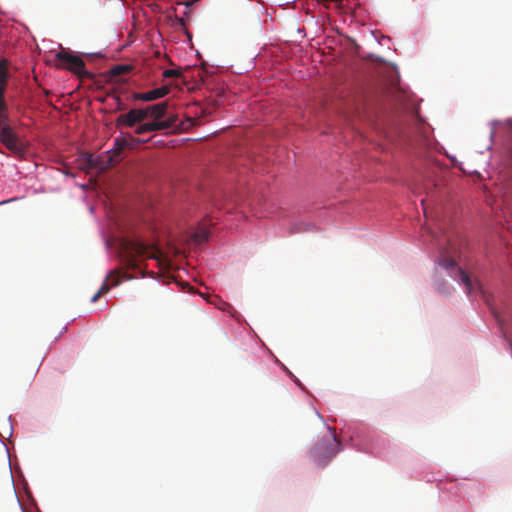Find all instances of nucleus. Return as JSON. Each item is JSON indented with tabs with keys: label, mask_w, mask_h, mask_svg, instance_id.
<instances>
[{
	"label": "nucleus",
	"mask_w": 512,
	"mask_h": 512,
	"mask_svg": "<svg viewBox=\"0 0 512 512\" xmlns=\"http://www.w3.org/2000/svg\"><path fill=\"white\" fill-rule=\"evenodd\" d=\"M437 245L439 246L440 254L439 265L448 270L449 275L453 279L461 281L464 284L468 294H471L473 291H475L479 284H474L469 275L461 267H459L455 260L452 258L451 250L453 247L451 245L448 247L442 244L440 240H437Z\"/></svg>",
	"instance_id": "f257e3e1"
},
{
	"label": "nucleus",
	"mask_w": 512,
	"mask_h": 512,
	"mask_svg": "<svg viewBox=\"0 0 512 512\" xmlns=\"http://www.w3.org/2000/svg\"><path fill=\"white\" fill-rule=\"evenodd\" d=\"M329 433L322 437L310 450V457L316 465L324 467L340 451L341 444L337 439L334 430L328 428Z\"/></svg>",
	"instance_id": "f03ea898"
},
{
	"label": "nucleus",
	"mask_w": 512,
	"mask_h": 512,
	"mask_svg": "<svg viewBox=\"0 0 512 512\" xmlns=\"http://www.w3.org/2000/svg\"><path fill=\"white\" fill-rule=\"evenodd\" d=\"M145 110H147V118L150 116V117L154 118L156 121L140 125L135 130L136 134L140 135V134H144V133H148V132H152V131H160V130L168 129L171 127L172 123L169 121H158V120L162 119L166 114V110H167L166 102H161V103H157L154 105H150V106L146 107Z\"/></svg>",
	"instance_id": "7ed1b4c3"
},
{
	"label": "nucleus",
	"mask_w": 512,
	"mask_h": 512,
	"mask_svg": "<svg viewBox=\"0 0 512 512\" xmlns=\"http://www.w3.org/2000/svg\"><path fill=\"white\" fill-rule=\"evenodd\" d=\"M128 257L127 265L130 268L137 266L138 258L156 259L160 254V250L155 245L145 244L141 241H132L127 244Z\"/></svg>",
	"instance_id": "20e7f679"
},
{
	"label": "nucleus",
	"mask_w": 512,
	"mask_h": 512,
	"mask_svg": "<svg viewBox=\"0 0 512 512\" xmlns=\"http://www.w3.org/2000/svg\"><path fill=\"white\" fill-rule=\"evenodd\" d=\"M9 77L8 61L3 59L0 61V129L5 124H10L9 109L5 100V91Z\"/></svg>",
	"instance_id": "39448f33"
},
{
	"label": "nucleus",
	"mask_w": 512,
	"mask_h": 512,
	"mask_svg": "<svg viewBox=\"0 0 512 512\" xmlns=\"http://www.w3.org/2000/svg\"><path fill=\"white\" fill-rule=\"evenodd\" d=\"M57 59L63 64H66V69L81 79H92L94 77L92 72L86 70L85 63L79 56L72 55L70 52L62 50L57 54Z\"/></svg>",
	"instance_id": "423d86ee"
},
{
	"label": "nucleus",
	"mask_w": 512,
	"mask_h": 512,
	"mask_svg": "<svg viewBox=\"0 0 512 512\" xmlns=\"http://www.w3.org/2000/svg\"><path fill=\"white\" fill-rule=\"evenodd\" d=\"M0 140L5 147L14 154L18 156L24 154L25 147L10 124H5L3 128L0 129Z\"/></svg>",
	"instance_id": "0eeeda50"
},
{
	"label": "nucleus",
	"mask_w": 512,
	"mask_h": 512,
	"mask_svg": "<svg viewBox=\"0 0 512 512\" xmlns=\"http://www.w3.org/2000/svg\"><path fill=\"white\" fill-rule=\"evenodd\" d=\"M147 119V110L131 109L128 113L120 114L116 119L117 127H133L135 124Z\"/></svg>",
	"instance_id": "6e6552de"
},
{
	"label": "nucleus",
	"mask_w": 512,
	"mask_h": 512,
	"mask_svg": "<svg viewBox=\"0 0 512 512\" xmlns=\"http://www.w3.org/2000/svg\"><path fill=\"white\" fill-rule=\"evenodd\" d=\"M170 92V86L169 85H163L159 88H155L153 90H150L148 92L143 93H134L133 98L135 100H141V101H154L156 99L162 98L169 94Z\"/></svg>",
	"instance_id": "1a4fd4ad"
},
{
	"label": "nucleus",
	"mask_w": 512,
	"mask_h": 512,
	"mask_svg": "<svg viewBox=\"0 0 512 512\" xmlns=\"http://www.w3.org/2000/svg\"><path fill=\"white\" fill-rule=\"evenodd\" d=\"M108 280H112V286H117L120 284L119 274L116 270H113L106 277L105 282L102 284L97 293L91 298V302H96L102 295L107 293L110 290V285L107 283Z\"/></svg>",
	"instance_id": "9d476101"
},
{
	"label": "nucleus",
	"mask_w": 512,
	"mask_h": 512,
	"mask_svg": "<svg viewBox=\"0 0 512 512\" xmlns=\"http://www.w3.org/2000/svg\"><path fill=\"white\" fill-rule=\"evenodd\" d=\"M132 68L133 67L128 64H118V65L113 66L109 70L108 74L111 78H116L118 76L129 73L132 70Z\"/></svg>",
	"instance_id": "9b49d317"
},
{
	"label": "nucleus",
	"mask_w": 512,
	"mask_h": 512,
	"mask_svg": "<svg viewBox=\"0 0 512 512\" xmlns=\"http://www.w3.org/2000/svg\"><path fill=\"white\" fill-rule=\"evenodd\" d=\"M123 138L125 140L124 145H126V148H129V149H135L138 146H140L141 144L146 143L148 141L145 139H140V138L134 137L131 134H125L123 136Z\"/></svg>",
	"instance_id": "f8f14e48"
},
{
	"label": "nucleus",
	"mask_w": 512,
	"mask_h": 512,
	"mask_svg": "<svg viewBox=\"0 0 512 512\" xmlns=\"http://www.w3.org/2000/svg\"><path fill=\"white\" fill-rule=\"evenodd\" d=\"M208 237H209V232L204 228H201L192 234V240L196 244L204 243L205 241L208 240Z\"/></svg>",
	"instance_id": "ddd939ff"
},
{
	"label": "nucleus",
	"mask_w": 512,
	"mask_h": 512,
	"mask_svg": "<svg viewBox=\"0 0 512 512\" xmlns=\"http://www.w3.org/2000/svg\"><path fill=\"white\" fill-rule=\"evenodd\" d=\"M125 140L122 137H118L114 141V156H119L124 149H126V145H124Z\"/></svg>",
	"instance_id": "4468645a"
},
{
	"label": "nucleus",
	"mask_w": 512,
	"mask_h": 512,
	"mask_svg": "<svg viewBox=\"0 0 512 512\" xmlns=\"http://www.w3.org/2000/svg\"><path fill=\"white\" fill-rule=\"evenodd\" d=\"M164 78H178L182 75L181 70L179 69H167L163 71Z\"/></svg>",
	"instance_id": "2eb2a0df"
},
{
	"label": "nucleus",
	"mask_w": 512,
	"mask_h": 512,
	"mask_svg": "<svg viewBox=\"0 0 512 512\" xmlns=\"http://www.w3.org/2000/svg\"><path fill=\"white\" fill-rule=\"evenodd\" d=\"M87 163H88V166L90 168H100V169H104V167H100L98 165V162H97V159H95L92 155H89L88 158H87Z\"/></svg>",
	"instance_id": "dca6fc26"
},
{
	"label": "nucleus",
	"mask_w": 512,
	"mask_h": 512,
	"mask_svg": "<svg viewBox=\"0 0 512 512\" xmlns=\"http://www.w3.org/2000/svg\"><path fill=\"white\" fill-rule=\"evenodd\" d=\"M109 162H118V159L114 160L113 157H110Z\"/></svg>",
	"instance_id": "f3484780"
},
{
	"label": "nucleus",
	"mask_w": 512,
	"mask_h": 512,
	"mask_svg": "<svg viewBox=\"0 0 512 512\" xmlns=\"http://www.w3.org/2000/svg\"><path fill=\"white\" fill-rule=\"evenodd\" d=\"M179 21H180V24H181L182 26H184V25H185V23H184V20H183V19H180Z\"/></svg>",
	"instance_id": "a211bd4d"
},
{
	"label": "nucleus",
	"mask_w": 512,
	"mask_h": 512,
	"mask_svg": "<svg viewBox=\"0 0 512 512\" xmlns=\"http://www.w3.org/2000/svg\"><path fill=\"white\" fill-rule=\"evenodd\" d=\"M123 276L126 277V279H129V276H127V273H124Z\"/></svg>",
	"instance_id": "6ab92c4d"
},
{
	"label": "nucleus",
	"mask_w": 512,
	"mask_h": 512,
	"mask_svg": "<svg viewBox=\"0 0 512 512\" xmlns=\"http://www.w3.org/2000/svg\"><path fill=\"white\" fill-rule=\"evenodd\" d=\"M123 276L126 277V279H129V276H127V273H124Z\"/></svg>",
	"instance_id": "aec40b11"
}]
</instances>
